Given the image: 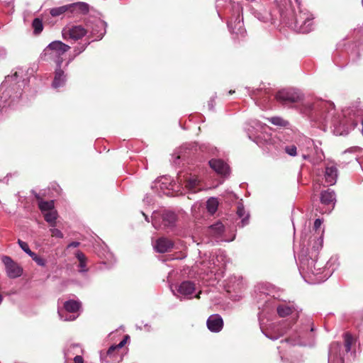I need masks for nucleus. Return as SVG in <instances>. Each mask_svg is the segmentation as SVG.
Segmentation results:
<instances>
[{
    "label": "nucleus",
    "mask_w": 363,
    "mask_h": 363,
    "mask_svg": "<svg viewBox=\"0 0 363 363\" xmlns=\"http://www.w3.org/2000/svg\"><path fill=\"white\" fill-rule=\"evenodd\" d=\"M357 149H358V148H357V147H354V150H357Z\"/></svg>",
    "instance_id": "774afa93"
},
{
    "label": "nucleus",
    "mask_w": 363,
    "mask_h": 363,
    "mask_svg": "<svg viewBox=\"0 0 363 363\" xmlns=\"http://www.w3.org/2000/svg\"><path fill=\"white\" fill-rule=\"evenodd\" d=\"M196 267L203 273H213L216 268L220 267L218 257L212 256L208 259L206 258L201 262H197Z\"/></svg>",
    "instance_id": "9b49d317"
},
{
    "label": "nucleus",
    "mask_w": 363,
    "mask_h": 363,
    "mask_svg": "<svg viewBox=\"0 0 363 363\" xmlns=\"http://www.w3.org/2000/svg\"><path fill=\"white\" fill-rule=\"evenodd\" d=\"M318 108L320 111V113L324 117L325 119H327L330 117L333 118V113L335 111L334 104L330 101H320L316 105H313V107H311V109ZM333 120V123L335 126L337 125V122L336 120Z\"/></svg>",
    "instance_id": "1a4fd4ad"
},
{
    "label": "nucleus",
    "mask_w": 363,
    "mask_h": 363,
    "mask_svg": "<svg viewBox=\"0 0 363 363\" xmlns=\"http://www.w3.org/2000/svg\"><path fill=\"white\" fill-rule=\"evenodd\" d=\"M261 93V91L260 90H256V91H254L253 93L251 94V96L252 98H254L255 97V100H257V95Z\"/></svg>",
    "instance_id": "3c124183"
},
{
    "label": "nucleus",
    "mask_w": 363,
    "mask_h": 363,
    "mask_svg": "<svg viewBox=\"0 0 363 363\" xmlns=\"http://www.w3.org/2000/svg\"><path fill=\"white\" fill-rule=\"evenodd\" d=\"M174 243L166 238H160L156 240L154 245L155 250L160 253H164L173 248Z\"/></svg>",
    "instance_id": "f3484780"
},
{
    "label": "nucleus",
    "mask_w": 363,
    "mask_h": 363,
    "mask_svg": "<svg viewBox=\"0 0 363 363\" xmlns=\"http://www.w3.org/2000/svg\"><path fill=\"white\" fill-rule=\"evenodd\" d=\"M86 45H82L81 46L76 47L74 50V56L68 60V62L66 64V66H68V65L72 62V60L74 59V57L77 56L78 55H79L81 52H82L86 49Z\"/></svg>",
    "instance_id": "58836bf2"
},
{
    "label": "nucleus",
    "mask_w": 363,
    "mask_h": 363,
    "mask_svg": "<svg viewBox=\"0 0 363 363\" xmlns=\"http://www.w3.org/2000/svg\"><path fill=\"white\" fill-rule=\"evenodd\" d=\"M323 230L317 233V235L310 238V244L313 242L312 249L310 257H305L301 262V268L303 271H304L308 276L311 277L312 275L318 276L320 274L319 272H315L313 269L314 265H316L317 260L316 257L319 250L323 247Z\"/></svg>",
    "instance_id": "f257e3e1"
},
{
    "label": "nucleus",
    "mask_w": 363,
    "mask_h": 363,
    "mask_svg": "<svg viewBox=\"0 0 363 363\" xmlns=\"http://www.w3.org/2000/svg\"><path fill=\"white\" fill-rule=\"evenodd\" d=\"M58 314L60 317L61 319L64 320H74L76 319V316L74 315H66L65 318H64L62 315V311H58Z\"/></svg>",
    "instance_id": "a18cd8bd"
},
{
    "label": "nucleus",
    "mask_w": 363,
    "mask_h": 363,
    "mask_svg": "<svg viewBox=\"0 0 363 363\" xmlns=\"http://www.w3.org/2000/svg\"><path fill=\"white\" fill-rule=\"evenodd\" d=\"M32 27L35 34H40L43 30V22L40 18H35L32 23Z\"/></svg>",
    "instance_id": "c9c22d12"
},
{
    "label": "nucleus",
    "mask_w": 363,
    "mask_h": 363,
    "mask_svg": "<svg viewBox=\"0 0 363 363\" xmlns=\"http://www.w3.org/2000/svg\"><path fill=\"white\" fill-rule=\"evenodd\" d=\"M303 157L305 160H308L310 158V155H303Z\"/></svg>",
    "instance_id": "6e6d98bb"
},
{
    "label": "nucleus",
    "mask_w": 363,
    "mask_h": 363,
    "mask_svg": "<svg viewBox=\"0 0 363 363\" xmlns=\"http://www.w3.org/2000/svg\"><path fill=\"white\" fill-rule=\"evenodd\" d=\"M359 164H360V165H361V167H362V170H363V164H362V162L359 161Z\"/></svg>",
    "instance_id": "052dcab7"
},
{
    "label": "nucleus",
    "mask_w": 363,
    "mask_h": 363,
    "mask_svg": "<svg viewBox=\"0 0 363 363\" xmlns=\"http://www.w3.org/2000/svg\"><path fill=\"white\" fill-rule=\"evenodd\" d=\"M276 99L283 104H289L301 100L302 96L294 89H283L277 94Z\"/></svg>",
    "instance_id": "6e6552de"
},
{
    "label": "nucleus",
    "mask_w": 363,
    "mask_h": 363,
    "mask_svg": "<svg viewBox=\"0 0 363 363\" xmlns=\"http://www.w3.org/2000/svg\"><path fill=\"white\" fill-rule=\"evenodd\" d=\"M210 167L218 174L225 176L229 173V167L221 160L213 159L208 162Z\"/></svg>",
    "instance_id": "6ab92c4d"
},
{
    "label": "nucleus",
    "mask_w": 363,
    "mask_h": 363,
    "mask_svg": "<svg viewBox=\"0 0 363 363\" xmlns=\"http://www.w3.org/2000/svg\"><path fill=\"white\" fill-rule=\"evenodd\" d=\"M195 284L193 282L190 281H184L178 286V294L176 295L181 298H191V295L195 291Z\"/></svg>",
    "instance_id": "ddd939ff"
},
{
    "label": "nucleus",
    "mask_w": 363,
    "mask_h": 363,
    "mask_svg": "<svg viewBox=\"0 0 363 363\" xmlns=\"http://www.w3.org/2000/svg\"><path fill=\"white\" fill-rule=\"evenodd\" d=\"M313 269L315 272H320V274L318 276H316L317 277L315 279L314 283H320V282L324 281L325 280H326L328 279V277H326V276H324V277L320 276V274L323 272V267L320 265L318 264V267H316V265H314V267H313Z\"/></svg>",
    "instance_id": "e433bc0d"
},
{
    "label": "nucleus",
    "mask_w": 363,
    "mask_h": 363,
    "mask_svg": "<svg viewBox=\"0 0 363 363\" xmlns=\"http://www.w3.org/2000/svg\"><path fill=\"white\" fill-rule=\"evenodd\" d=\"M2 262L6 267V271L8 277L11 279H15L22 274V268L16 262H14L11 257L4 256Z\"/></svg>",
    "instance_id": "9d476101"
},
{
    "label": "nucleus",
    "mask_w": 363,
    "mask_h": 363,
    "mask_svg": "<svg viewBox=\"0 0 363 363\" xmlns=\"http://www.w3.org/2000/svg\"><path fill=\"white\" fill-rule=\"evenodd\" d=\"M325 182L327 185H334L338 177V171L337 167L333 164H328L325 167Z\"/></svg>",
    "instance_id": "2eb2a0df"
},
{
    "label": "nucleus",
    "mask_w": 363,
    "mask_h": 363,
    "mask_svg": "<svg viewBox=\"0 0 363 363\" xmlns=\"http://www.w3.org/2000/svg\"><path fill=\"white\" fill-rule=\"evenodd\" d=\"M80 306V302L74 300L67 301L64 303L65 311L70 313L77 312L79 309Z\"/></svg>",
    "instance_id": "c756f323"
},
{
    "label": "nucleus",
    "mask_w": 363,
    "mask_h": 363,
    "mask_svg": "<svg viewBox=\"0 0 363 363\" xmlns=\"http://www.w3.org/2000/svg\"><path fill=\"white\" fill-rule=\"evenodd\" d=\"M218 201L216 198H210L206 202V208L211 214H213L218 209Z\"/></svg>",
    "instance_id": "473e14b6"
},
{
    "label": "nucleus",
    "mask_w": 363,
    "mask_h": 363,
    "mask_svg": "<svg viewBox=\"0 0 363 363\" xmlns=\"http://www.w3.org/2000/svg\"><path fill=\"white\" fill-rule=\"evenodd\" d=\"M181 157H182V156H181L180 155H178L176 157L175 160L174 161V162L175 164H177V160H180V159H181Z\"/></svg>",
    "instance_id": "864d4df0"
},
{
    "label": "nucleus",
    "mask_w": 363,
    "mask_h": 363,
    "mask_svg": "<svg viewBox=\"0 0 363 363\" xmlns=\"http://www.w3.org/2000/svg\"><path fill=\"white\" fill-rule=\"evenodd\" d=\"M252 123L255 124L256 125L257 128H258L259 126H260V124L256 121H252Z\"/></svg>",
    "instance_id": "5fc2aeb1"
},
{
    "label": "nucleus",
    "mask_w": 363,
    "mask_h": 363,
    "mask_svg": "<svg viewBox=\"0 0 363 363\" xmlns=\"http://www.w3.org/2000/svg\"><path fill=\"white\" fill-rule=\"evenodd\" d=\"M285 152L290 156H296L297 154V148L294 145H287L284 148Z\"/></svg>",
    "instance_id": "ea45409f"
},
{
    "label": "nucleus",
    "mask_w": 363,
    "mask_h": 363,
    "mask_svg": "<svg viewBox=\"0 0 363 363\" xmlns=\"http://www.w3.org/2000/svg\"><path fill=\"white\" fill-rule=\"evenodd\" d=\"M313 16L306 11H299L296 14L293 21L289 23V26L296 32L307 33L312 30Z\"/></svg>",
    "instance_id": "20e7f679"
},
{
    "label": "nucleus",
    "mask_w": 363,
    "mask_h": 363,
    "mask_svg": "<svg viewBox=\"0 0 363 363\" xmlns=\"http://www.w3.org/2000/svg\"><path fill=\"white\" fill-rule=\"evenodd\" d=\"M308 335V333L303 331L296 332L294 335L290 336L289 338L286 340V342H289L292 345H303L306 346L309 345L305 340L306 337Z\"/></svg>",
    "instance_id": "412c9836"
},
{
    "label": "nucleus",
    "mask_w": 363,
    "mask_h": 363,
    "mask_svg": "<svg viewBox=\"0 0 363 363\" xmlns=\"http://www.w3.org/2000/svg\"><path fill=\"white\" fill-rule=\"evenodd\" d=\"M66 82V76L61 67H57L55 69V78L52 82V86L54 88H59L62 86Z\"/></svg>",
    "instance_id": "b1692460"
},
{
    "label": "nucleus",
    "mask_w": 363,
    "mask_h": 363,
    "mask_svg": "<svg viewBox=\"0 0 363 363\" xmlns=\"http://www.w3.org/2000/svg\"><path fill=\"white\" fill-rule=\"evenodd\" d=\"M77 347V345H72V347H74H74Z\"/></svg>",
    "instance_id": "0e129e2a"
},
{
    "label": "nucleus",
    "mask_w": 363,
    "mask_h": 363,
    "mask_svg": "<svg viewBox=\"0 0 363 363\" xmlns=\"http://www.w3.org/2000/svg\"><path fill=\"white\" fill-rule=\"evenodd\" d=\"M128 336L121 340L118 345H111L108 350L101 352L100 359L101 363H120L123 359L121 349L126 343Z\"/></svg>",
    "instance_id": "39448f33"
},
{
    "label": "nucleus",
    "mask_w": 363,
    "mask_h": 363,
    "mask_svg": "<svg viewBox=\"0 0 363 363\" xmlns=\"http://www.w3.org/2000/svg\"><path fill=\"white\" fill-rule=\"evenodd\" d=\"M160 182H162V179H160V180H158V181L157 182V183H160Z\"/></svg>",
    "instance_id": "338daca9"
},
{
    "label": "nucleus",
    "mask_w": 363,
    "mask_h": 363,
    "mask_svg": "<svg viewBox=\"0 0 363 363\" xmlns=\"http://www.w3.org/2000/svg\"><path fill=\"white\" fill-rule=\"evenodd\" d=\"M62 33L65 40H78L86 35L87 30L82 26H72L64 28Z\"/></svg>",
    "instance_id": "0eeeda50"
},
{
    "label": "nucleus",
    "mask_w": 363,
    "mask_h": 363,
    "mask_svg": "<svg viewBox=\"0 0 363 363\" xmlns=\"http://www.w3.org/2000/svg\"><path fill=\"white\" fill-rule=\"evenodd\" d=\"M224 232V225L220 222H216L215 224L208 227V234L216 240H222V235Z\"/></svg>",
    "instance_id": "4be33fe9"
},
{
    "label": "nucleus",
    "mask_w": 363,
    "mask_h": 363,
    "mask_svg": "<svg viewBox=\"0 0 363 363\" xmlns=\"http://www.w3.org/2000/svg\"><path fill=\"white\" fill-rule=\"evenodd\" d=\"M273 331L277 333L275 335H269L267 333H265V335L268 337L269 338L272 340H277L280 336L283 335L284 334L286 333V328L285 325L281 324L280 325L275 326L273 329Z\"/></svg>",
    "instance_id": "2f4dec72"
},
{
    "label": "nucleus",
    "mask_w": 363,
    "mask_h": 363,
    "mask_svg": "<svg viewBox=\"0 0 363 363\" xmlns=\"http://www.w3.org/2000/svg\"><path fill=\"white\" fill-rule=\"evenodd\" d=\"M237 214L240 218H242V227L248 223L249 215H245V211L242 205H239L237 208Z\"/></svg>",
    "instance_id": "72a5a7b5"
},
{
    "label": "nucleus",
    "mask_w": 363,
    "mask_h": 363,
    "mask_svg": "<svg viewBox=\"0 0 363 363\" xmlns=\"http://www.w3.org/2000/svg\"><path fill=\"white\" fill-rule=\"evenodd\" d=\"M258 18L262 21H266L267 20V18H265V17H262V18L258 17Z\"/></svg>",
    "instance_id": "4d7b16f0"
},
{
    "label": "nucleus",
    "mask_w": 363,
    "mask_h": 363,
    "mask_svg": "<svg viewBox=\"0 0 363 363\" xmlns=\"http://www.w3.org/2000/svg\"><path fill=\"white\" fill-rule=\"evenodd\" d=\"M299 147H305L307 150L311 149V147H313L315 152L317 155V157L314 159L312 162L313 164H318L320 161H322L324 158L323 152L322 150L319 149L317 146L314 145L313 140L307 137H302L299 140Z\"/></svg>",
    "instance_id": "f8f14e48"
},
{
    "label": "nucleus",
    "mask_w": 363,
    "mask_h": 363,
    "mask_svg": "<svg viewBox=\"0 0 363 363\" xmlns=\"http://www.w3.org/2000/svg\"><path fill=\"white\" fill-rule=\"evenodd\" d=\"M6 53V50L4 48L0 47V57H5Z\"/></svg>",
    "instance_id": "09e8293b"
},
{
    "label": "nucleus",
    "mask_w": 363,
    "mask_h": 363,
    "mask_svg": "<svg viewBox=\"0 0 363 363\" xmlns=\"http://www.w3.org/2000/svg\"><path fill=\"white\" fill-rule=\"evenodd\" d=\"M322 220L319 218H317L315 222H314V229L315 231H317L320 227L322 225Z\"/></svg>",
    "instance_id": "de8ad7c7"
},
{
    "label": "nucleus",
    "mask_w": 363,
    "mask_h": 363,
    "mask_svg": "<svg viewBox=\"0 0 363 363\" xmlns=\"http://www.w3.org/2000/svg\"><path fill=\"white\" fill-rule=\"evenodd\" d=\"M50 232L51 233V235L52 237H55L57 238H63L64 235L63 233L57 228H55V227H51L50 229Z\"/></svg>",
    "instance_id": "79ce46f5"
},
{
    "label": "nucleus",
    "mask_w": 363,
    "mask_h": 363,
    "mask_svg": "<svg viewBox=\"0 0 363 363\" xmlns=\"http://www.w3.org/2000/svg\"><path fill=\"white\" fill-rule=\"evenodd\" d=\"M201 181L196 176L190 177L186 181L185 184V186L189 191L196 192L202 189L200 185Z\"/></svg>",
    "instance_id": "cd10ccee"
},
{
    "label": "nucleus",
    "mask_w": 363,
    "mask_h": 363,
    "mask_svg": "<svg viewBox=\"0 0 363 363\" xmlns=\"http://www.w3.org/2000/svg\"><path fill=\"white\" fill-rule=\"evenodd\" d=\"M269 121L272 124L279 126H286L288 124L287 121L280 117H273L270 118Z\"/></svg>",
    "instance_id": "4c0bfd02"
},
{
    "label": "nucleus",
    "mask_w": 363,
    "mask_h": 363,
    "mask_svg": "<svg viewBox=\"0 0 363 363\" xmlns=\"http://www.w3.org/2000/svg\"><path fill=\"white\" fill-rule=\"evenodd\" d=\"M335 194L330 189L322 191L320 196L321 203L324 206H328V209L325 211V213H330L334 208L335 203Z\"/></svg>",
    "instance_id": "4468645a"
},
{
    "label": "nucleus",
    "mask_w": 363,
    "mask_h": 363,
    "mask_svg": "<svg viewBox=\"0 0 363 363\" xmlns=\"http://www.w3.org/2000/svg\"><path fill=\"white\" fill-rule=\"evenodd\" d=\"M35 197L38 201V207L43 214L45 212H48L50 211L55 209V205L53 201H43L39 196V194H35Z\"/></svg>",
    "instance_id": "bb28decb"
},
{
    "label": "nucleus",
    "mask_w": 363,
    "mask_h": 363,
    "mask_svg": "<svg viewBox=\"0 0 363 363\" xmlns=\"http://www.w3.org/2000/svg\"><path fill=\"white\" fill-rule=\"evenodd\" d=\"M212 103H213V101H210V103H209V104H208V106H209V107H210V108H211V109H212V108H213V104H212Z\"/></svg>",
    "instance_id": "13d9d810"
},
{
    "label": "nucleus",
    "mask_w": 363,
    "mask_h": 363,
    "mask_svg": "<svg viewBox=\"0 0 363 363\" xmlns=\"http://www.w3.org/2000/svg\"><path fill=\"white\" fill-rule=\"evenodd\" d=\"M28 255L33 259V261L38 257V255L32 251H30V252H29Z\"/></svg>",
    "instance_id": "603ef678"
},
{
    "label": "nucleus",
    "mask_w": 363,
    "mask_h": 363,
    "mask_svg": "<svg viewBox=\"0 0 363 363\" xmlns=\"http://www.w3.org/2000/svg\"><path fill=\"white\" fill-rule=\"evenodd\" d=\"M43 215L45 221L49 223L50 227L56 226V220L57 219L58 213L55 209L45 212Z\"/></svg>",
    "instance_id": "c85d7f7f"
},
{
    "label": "nucleus",
    "mask_w": 363,
    "mask_h": 363,
    "mask_svg": "<svg viewBox=\"0 0 363 363\" xmlns=\"http://www.w3.org/2000/svg\"><path fill=\"white\" fill-rule=\"evenodd\" d=\"M161 219L164 228L172 227L176 223L177 215L173 212L166 211L161 215Z\"/></svg>",
    "instance_id": "393cba45"
},
{
    "label": "nucleus",
    "mask_w": 363,
    "mask_h": 363,
    "mask_svg": "<svg viewBox=\"0 0 363 363\" xmlns=\"http://www.w3.org/2000/svg\"><path fill=\"white\" fill-rule=\"evenodd\" d=\"M106 23L101 19H96L94 22L91 33L96 39H101L106 33Z\"/></svg>",
    "instance_id": "a211bd4d"
},
{
    "label": "nucleus",
    "mask_w": 363,
    "mask_h": 363,
    "mask_svg": "<svg viewBox=\"0 0 363 363\" xmlns=\"http://www.w3.org/2000/svg\"><path fill=\"white\" fill-rule=\"evenodd\" d=\"M362 135H363V118H362Z\"/></svg>",
    "instance_id": "680f3d73"
},
{
    "label": "nucleus",
    "mask_w": 363,
    "mask_h": 363,
    "mask_svg": "<svg viewBox=\"0 0 363 363\" xmlns=\"http://www.w3.org/2000/svg\"><path fill=\"white\" fill-rule=\"evenodd\" d=\"M277 313L280 317H285L294 313H298L296 308L293 305L282 303L277 306Z\"/></svg>",
    "instance_id": "a878e982"
},
{
    "label": "nucleus",
    "mask_w": 363,
    "mask_h": 363,
    "mask_svg": "<svg viewBox=\"0 0 363 363\" xmlns=\"http://www.w3.org/2000/svg\"><path fill=\"white\" fill-rule=\"evenodd\" d=\"M233 93H234V91H229V94H233Z\"/></svg>",
    "instance_id": "69168bd1"
},
{
    "label": "nucleus",
    "mask_w": 363,
    "mask_h": 363,
    "mask_svg": "<svg viewBox=\"0 0 363 363\" xmlns=\"http://www.w3.org/2000/svg\"><path fill=\"white\" fill-rule=\"evenodd\" d=\"M206 324L209 330L213 333H218L223 328V321L220 315L213 314L209 316Z\"/></svg>",
    "instance_id": "dca6fc26"
},
{
    "label": "nucleus",
    "mask_w": 363,
    "mask_h": 363,
    "mask_svg": "<svg viewBox=\"0 0 363 363\" xmlns=\"http://www.w3.org/2000/svg\"><path fill=\"white\" fill-rule=\"evenodd\" d=\"M70 47L60 40L50 43L44 50V55L53 60L57 67H61L63 62V55L69 50Z\"/></svg>",
    "instance_id": "7ed1b4c3"
},
{
    "label": "nucleus",
    "mask_w": 363,
    "mask_h": 363,
    "mask_svg": "<svg viewBox=\"0 0 363 363\" xmlns=\"http://www.w3.org/2000/svg\"><path fill=\"white\" fill-rule=\"evenodd\" d=\"M344 347L342 348L339 342H333L330 345L328 354V363H343L344 356L351 351V347L356 342V340L349 333L343 335Z\"/></svg>",
    "instance_id": "f03ea898"
},
{
    "label": "nucleus",
    "mask_w": 363,
    "mask_h": 363,
    "mask_svg": "<svg viewBox=\"0 0 363 363\" xmlns=\"http://www.w3.org/2000/svg\"><path fill=\"white\" fill-rule=\"evenodd\" d=\"M159 216L160 215L155 212H154L152 216V225L154 226V228H161V225L160 223V220Z\"/></svg>",
    "instance_id": "a19ab883"
},
{
    "label": "nucleus",
    "mask_w": 363,
    "mask_h": 363,
    "mask_svg": "<svg viewBox=\"0 0 363 363\" xmlns=\"http://www.w3.org/2000/svg\"><path fill=\"white\" fill-rule=\"evenodd\" d=\"M143 215L145 216V220L149 222V218H148V216H146L144 213H143Z\"/></svg>",
    "instance_id": "bf43d9fd"
},
{
    "label": "nucleus",
    "mask_w": 363,
    "mask_h": 363,
    "mask_svg": "<svg viewBox=\"0 0 363 363\" xmlns=\"http://www.w3.org/2000/svg\"><path fill=\"white\" fill-rule=\"evenodd\" d=\"M275 1L279 6L284 8L289 5L291 2L290 0H275Z\"/></svg>",
    "instance_id": "49530a36"
},
{
    "label": "nucleus",
    "mask_w": 363,
    "mask_h": 363,
    "mask_svg": "<svg viewBox=\"0 0 363 363\" xmlns=\"http://www.w3.org/2000/svg\"><path fill=\"white\" fill-rule=\"evenodd\" d=\"M79 245L80 243L79 242H72L68 245V247H77Z\"/></svg>",
    "instance_id": "8fccbe9b"
},
{
    "label": "nucleus",
    "mask_w": 363,
    "mask_h": 363,
    "mask_svg": "<svg viewBox=\"0 0 363 363\" xmlns=\"http://www.w3.org/2000/svg\"><path fill=\"white\" fill-rule=\"evenodd\" d=\"M75 256L79 262V272H87L88 269L86 268V257L84 254L80 251H77L75 254Z\"/></svg>",
    "instance_id": "7c9ffc66"
},
{
    "label": "nucleus",
    "mask_w": 363,
    "mask_h": 363,
    "mask_svg": "<svg viewBox=\"0 0 363 363\" xmlns=\"http://www.w3.org/2000/svg\"><path fill=\"white\" fill-rule=\"evenodd\" d=\"M145 328H147V330L149 331V326L147 325H145Z\"/></svg>",
    "instance_id": "e2e57ef3"
},
{
    "label": "nucleus",
    "mask_w": 363,
    "mask_h": 363,
    "mask_svg": "<svg viewBox=\"0 0 363 363\" xmlns=\"http://www.w3.org/2000/svg\"><path fill=\"white\" fill-rule=\"evenodd\" d=\"M34 261L38 266L45 267L46 265L45 259L40 256L38 255L37 258H35Z\"/></svg>",
    "instance_id": "c03bdc74"
},
{
    "label": "nucleus",
    "mask_w": 363,
    "mask_h": 363,
    "mask_svg": "<svg viewBox=\"0 0 363 363\" xmlns=\"http://www.w3.org/2000/svg\"><path fill=\"white\" fill-rule=\"evenodd\" d=\"M66 12H69L67 4L50 9V13L52 16L57 17Z\"/></svg>",
    "instance_id": "f704fd0d"
},
{
    "label": "nucleus",
    "mask_w": 363,
    "mask_h": 363,
    "mask_svg": "<svg viewBox=\"0 0 363 363\" xmlns=\"http://www.w3.org/2000/svg\"><path fill=\"white\" fill-rule=\"evenodd\" d=\"M228 26L230 32L236 34H242L244 33L242 19L238 16L234 22L231 20L228 23Z\"/></svg>",
    "instance_id": "5701e85b"
},
{
    "label": "nucleus",
    "mask_w": 363,
    "mask_h": 363,
    "mask_svg": "<svg viewBox=\"0 0 363 363\" xmlns=\"http://www.w3.org/2000/svg\"><path fill=\"white\" fill-rule=\"evenodd\" d=\"M67 5L69 13L73 15L86 14L89 11V6L85 2L79 1Z\"/></svg>",
    "instance_id": "aec40b11"
},
{
    "label": "nucleus",
    "mask_w": 363,
    "mask_h": 363,
    "mask_svg": "<svg viewBox=\"0 0 363 363\" xmlns=\"http://www.w3.org/2000/svg\"><path fill=\"white\" fill-rule=\"evenodd\" d=\"M18 244L19 245L20 247L28 255L29 252H30V249L29 248V246L27 242L22 241L21 240H18Z\"/></svg>",
    "instance_id": "37998d69"
},
{
    "label": "nucleus",
    "mask_w": 363,
    "mask_h": 363,
    "mask_svg": "<svg viewBox=\"0 0 363 363\" xmlns=\"http://www.w3.org/2000/svg\"><path fill=\"white\" fill-rule=\"evenodd\" d=\"M17 73L16 72L13 75H9L6 77L5 80L2 82L0 86V107H5L6 105L11 106V103H7V96H11V88L10 86L13 82L17 80Z\"/></svg>",
    "instance_id": "423d86ee"
}]
</instances>
